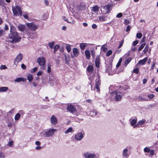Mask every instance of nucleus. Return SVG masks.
<instances>
[{"label": "nucleus", "mask_w": 158, "mask_h": 158, "mask_svg": "<svg viewBox=\"0 0 158 158\" xmlns=\"http://www.w3.org/2000/svg\"><path fill=\"white\" fill-rule=\"evenodd\" d=\"M42 148V147L40 146H37L35 147V149L37 150H40Z\"/></svg>", "instance_id": "bf43d9fd"}, {"label": "nucleus", "mask_w": 158, "mask_h": 158, "mask_svg": "<svg viewBox=\"0 0 158 158\" xmlns=\"http://www.w3.org/2000/svg\"><path fill=\"white\" fill-rule=\"evenodd\" d=\"M4 31L3 30H0V36L3 35L4 34Z\"/></svg>", "instance_id": "052dcab7"}, {"label": "nucleus", "mask_w": 158, "mask_h": 158, "mask_svg": "<svg viewBox=\"0 0 158 158\" xmlns=\"http://www.w3.org/2000/svg\"><path fill=\"white\" fill-rule=\"evenodd\" d=\"M51 123L53 125H56L57 122V119L54 115H52L51 118Z\"/></svg>", "instance_id": "412c9836"}, {"label": "nucleus", "mask_w": 158, "mask_h": 158, "mask_svg": "<svg viewBox=\"0 0 158 158\" xmlns=\"http://www.w3.org/2000/svg\"><path fill=\"white\" fill-rule=\"evenodd\" d=\"M10 119L11 120L10 121L8 120V123L7 125V126L8 127H12L13 125L14 121L13 118L11 117Z\"/></svg>", "instance_id": "393cba45"}, {"label": "nucleus", "mask_w": 158, "mask_h": 158, "mask_svg": "<svg viewBox=\"0 0 158 158\" xmlns=\"http://www.w3.org/2000/svg\"><path fill=\"white\" fill-rule=\"evenodd\" d=\"M86 70L90 74H91L93 71L94 68L91 65H89L87 68Z\"/></svg>", "instance_id": "b1692460"}, {"label": "nucleus", "mask_w": 158, "mask_h": 158, "mask_svg": "<svg viewBox=\"0 0 158 158\" xmlns=\"http://www.w3.org/2000/svg\"><path fill=\"white\" fill-rule=\"evenodd\" d=\"M26 25L28 29L32 31H35L38 28V26L36 25L33 23H27Z\"/></svg>", "instance_id": "1a4fd4ad"}, {"label": "nucleus", "mask_w": 158, "mask_h": 158, "mask_svg": "<svg viewBox=\"0 0 158 158\" xmlns=\"http://www.w3.org/2000/svg\"><path fill=\"white\" fill-rule=\"evenodd\" d=\"M5 156L3 154L2 152L0 153V158H5Z\"/></svg>", "instance_id": "338daca9"}, {"label": "nucleus", "mask_w": 158, "mask_h": 158, "mask_svg": "<svg viewBox=\"0 0 158 158\" xmlns=\"http://www.w3.org/2000/svg\"><path fill=\"white\" fill-rule=\"evenodd\" d=\"M14 109H11L8 112V114H10L13 113L14 112Z\"/></svg>", "instance_id": "13d9d810"}, {"label": "nucleus", "mask_w": 158, "mask_h": 158, "mask_svg": "<svg viewBox=\"0 0 158 158\" xmlns=\"http://www.w3.org/2000/svg\"><path fill=\"white\" fill-rule=\"evenodd\" d=\"M84 137L83 134L81 132H79L75 136V139L77 140H80L82 139Z\"/></svg>", "instance_id": "4468645a"}, {"label": "nucleus", "mask_w": 158, "mask_h": 158, "mask_svg": "<svg viewBox=\"0 0 158 158\" xmlns=\"http://www.w3.org/2000/svg\"><path fill=\"white\" fill-rule=\"evenodd\" d=\"M139 43V41L137 40H135L133 42V45L134 46H135L136 45Z\"/></svg>", "instance_id": "6e6d98bb"}, {"label": "nucleus", "mask_w": 158, "mask_h": 158, "mask_svg": "<svg viewBox=\"0 0 158 158\" xmlns=\"http://www.w3.org/2000/svg\"><path fill=\"white\" fill-rule=\"evenodd\" d=\"M97 25L95 24H93L92 26V27L93 29L97 28Z\"/></svg>", "instance_id": "e2e57ef3"}, {"label": "nucleus", "mask_w": 158, "mask_h": 158, "mask_svg": "<svg viewBox=\"0 0 158 158\" xmlns=\"http://www.w3.org/2000/svg\"><path fill=\"white\" fill-rule=\"evenodd\" d=\"M86 6L85 4L83 3H81L80 4L77 5L76 7L78 9V10H82L85 9Z\"/></svg>", "instance_id": "f8f14e48"}, {"label": "nucleus", "mask_w": 158, "mask_h": 158, "mask_svg": "<svg viewBox=\"0 0 158 158\" xmlns=\"http://www.w3.org/2000/svg\"><path fill=\"white\" fill-rule=\"evenodd\" d=\"M123 156L125 158H128L129 154L128 153V149L127 148H125L123 150L122 153Z\"/></svg>", "instance_id": "dca6fc26"}, {"label": "nucleus", "mask_w": 158, "mask_h": 158, "mask_svg": "<svg viewBox=\"0 0 158 158\" xmlns=\"http://www.w3.org/2000/svg\"><path fill=\"white\" fill-rule=\"evenodd\" d=\"M150 149L148 148H145L144 149V151L145 152H148L150 151Z\"/></svg>", "instance_id": "603ef678"}, {"label": "nucleus", "mask_w": 158, "mask_h": 158, "mask_svg": "<svg viewBox=\"0 0 158 158\" xmlns=\"http://www.w3.org/2000/svg\"><path fill=\"white\" fill-rule=\"evenodd\" d=\"M98 113V111L96 110H92L90 111V115L92 116H95L97 115Z\"/></svg>", "instance_id": "a878e982"}, {"label": "nucleus", "mask_w": 158, "mask_h": 158, "mask_svg": "<svg viewBox=\"0 0 158 158\" xmlns=\"http://www.w3.org/2000/svg\"><path fill=\"white\" fill-rule=\"evenodd\" d=\"M91 11L93 14L97 13L99 11V7L97 5L92 7Z\"/></svg>", "instance_id": "a211bd4d"}, {"label": "nucleus", "mask_w": 158, "mask_h": 158, "mask_svg": "<svg viewBox=\"0 0 158 158\" xmlns=\"http://www.w3.org/2000/svg\"><path fill=\"white\" fill-rule=\"evenodd\" d=\"M51 65L49 64H48L47 68V72L48 73H50L51 72Z\"/></svg>", "instance_id": "a19ab883"}, {"label": "nucleus", "mask_w": 158, "mask_h": 158, "mask_svg": "<svg viewBox=\"0 0 158 158\" xmlns=\"http://www.w3.org/2000/svg\"><path fill=\"white\" fill-rule=\"evenodd\" d=\"M95 82V84L94 88L96 89V90L97 92H100L99 86L101 85V81L99 76H98V77L96 79Z\"/></svg>", "instance_id": "9d476101"}, {"label": "nucleus", "mask_w": 158, "mask_h": 158, "mask_svg": "<svg viewBox=\"0 0 158 158\" xmlns=\"http://www.w3.org/2000/svg\"><path fill=\"white\" fill-rule=\"evenodd\" d=\"M86 46V44L84 43H81L80 45V48L81 50L84 49Z\"/></svg>", "instance_id": "473e14b6"}, {"label": "nucleus", "mask_w": 158, "mask_h": 158, "mask_svg": "<svg viewBox=\"0 0 158 158\" xmlns=\"http://www.w3.org/2000/svg\"><path fill=\"white\" fill-rule=\"evenodd\" d=\"M148 47L147 45L144 48V49L143 50V52L144 53H146L148 50Z\"/></svg>", "instance_id": "c03bdc74"}, {"label": "nucleus", "mask_w": 158, "mask_h": 158, "mask_svg": "<svg viewBox=\"0 0 158 158\" xmlns=\"http://www.w3.org/2000/svg\"><path fill=\"white\" fill-rule=\"evenodd\" d=\"M83 156L85 158H96V155L94 152H84Z\"/></svg>", "instance_id": "0eeeda50"}, {"label": "nucleus", "mask_w": 158, "mask_h": 158, "mask_svg": "<svg viewBox=\"0 0 158 158\" xmlns=\"http://www.w3.org/2000/svg\"><path fill=\"white\" fill-rule=\"evenodd\" d=\"M21 115L20 113H17L15 116L14 119L15 121H18L20 118Z\"/></svg>", "instance_id": "c85d7f7f"}, {"label": "nucleus", "mask_w": 158, "mask_h": 158, "mask_svg": "<svg viewBox=\"0 0 158 158\" xmlns=\"http://www.w3.org/2000/svg\"><path fill=\"white\" fill-rule=\"evenodd\" d=\"M142 34L141 33H138L136 35L137 37L139 39L141 38L142 37Z\"/></svg>", "instance_id": "3c124183"}, {"label": "nucleus", "mask_w": 158, "mask_h": 158, "mask_svg": "<svg viewBox=\"0 0 158 158\" xmlns=\"http://www.w3.org/2000/svg\"><path fill=\"white\" fill-rule=\"evenodd\" d=\"M145 121H146L145 120H140L138 121L137 123V127H139V125L144 124Z\"/></svg>", "instance_id": "7c9ffc66"}, {"label": "nucleus", "mask_w": 158, "mask_h": 158, "mask_svg": "<svg viewBox=\"0 0 158 158\" xmlns=\"http://www.w3.org/2000/svg\"><path fill=\"white\" fill-rule=\"evenodd\" d=\"M4 0H0V6H4L5 5Z\"/></svg>", "instance_id": "8fccbe9b"}, {"label": "nucleus", "mask_w": 158, "mask_h": 158, "mask_svg": "<svg viewBox=\"0 0 158 158\" xmlns=\"http://www.w3.org/2000/svg\"><path fill=\"white\" fill-rule=\"evenodd\" d=\"M139 69L138 68H136V69H134L133 70V72L136 73H139Z\"/></svg>", "instance_id": "5fc2aeb1"}, {"label": "nucleus", "mask_w": 158, "mask_h": 158, "mask_svg": "<svg viewBox=\"0 0 158 158\" xmlns=\"http://www.w3.org/2000/svg\"><path fill=\"white\" fill-rule=\"evenodd\" d=\"M35 144L38 146H40L41 144V143L39 141H36L35 142Z\"/></svg>", "instance_id": "774afa93"}, {"label": "nucleus", "mask_w": 158, "mask_h": 158, "mask_svg": "<svg viewBox=\"0 0 158 158\" xmlns=\"http://www.w3.org/2000/svg\"><path fill=\"white\" fill-rule=\"evenodd\" d=\"M123 16L122 14L121 13H119L117 14L116 17L118 18L121 17Z\"/></svg>", "instance_id": "864d4df0"}, {"label": "nucleus", "mask_w": 158, "mask_h": 158, "mask_svg": "<svg viewBox=\"0 0 158 158\" xmlns=\"http://www.w3.org/2000/svg\"><path fill=\"white\" fill-rule=\"evenodd\" d=\"M73 55H71V57L73 58L74 57H77L79 55V51L76 48H73Z\"/></svg>", "instance_id": "ddd939ff"}, {"label": "nucleus", "mask_w": 158, "mask_h": 158, "mask_svg": "<svg viewBox=\"0 0 158 158\" xmlns=\"http://www.w3.org/2000/svg\"><path fill=\"white\" fill-rule=\"evenodd\" d=\"M147 60L148 58L147 57H146L144 58L143 59L139 60L138 62L137 63V64L143 65L147 61Z\"/></svg>", "instance_id": "5701e85b"}, {"label": "nucleus", "mask_w": 158, "mask_h": 158, "mask_svg": "<svg viewBox=\"0 0 158 158\" xmlns=\"http://www.w3.org/2000/svg\"><path fill=\"white\" fill-rule=\"evenodd\" d=\"M12 10L14 14L18 15L19 14L20 16L22 15V12L20 7L19 6H16L14 7H12Z\"/></svg>", "instance_id": "39448f33"}, {"label": "nucleus", "mask_w": 158, "mask_h": 158, "mask_svg": "<svg viewBox=\"0 0 158 158\" xmlns=\"http://www.w3.org/2000/svg\"><path fill=\"white\" fill-rule=\"evenodd\" d=\"M150 154L151 156H153L154 154V151L153 150H150Z\"/></svg>", "instance_id": "0e129e2a"}, {"label": "nucleus", "mask_w": 158, "mask_h": 158, "mask_svg": "<svg viewBox=\"0 0 158 158\" xmlns=\"http://www.w3.org/2000/svg\"><path fill=\"white\" fill-rule=\"evenodd\" d=\"M112 93L116 101H119L121 100L122 96L123 95L122 92L118 90H116L112 92Z\"/></svg>", "instance_id": "7ed1b4c3"}, {"label": "nucleus", "mask_w": 158, "mask_h": 158, "mask_svg": "<svg viewBox=\"0 0 158 158\" xmlns=\"http://www.w3.org/2000/svg\"><path fill=\"white\" fill-rule=\"evenodd\" d=\"M37 69L38 68L37 67H35L31 70V73H33L35 72L37 70Z\"/></svg>", "instance_id": "4d7b16f0"}, {"label": "nucleus", "mask_w": 158, "mask_h": 158, "mask_svg": "<svg viewBox=\"0 0 158 158\" xmlns=\"http://www.w3.org/2000/svg\"><path fill=\"white\" fill-rule=\"evenodd\" d=\"M56 130L53 129H49L47 131H45L43 132V135L46 137L52 136L54 133L56 131Z\"/></svg>", "instance_id": "423d86ee"}, {"label": "nucleus", "mask_w": 158, "mask_h": 158, "mask_svg": "<svg viewBox=\"0 0 158 158\" xmlns=\"http://www.w3.org/2000/svg\"><path fill=\"white\" fill-rule=\"evenodd\" d=\"M33 78V76L31 74H30L27 76V79L30 82L32 81Z\"/></svg>", "instance_id": "72a5a7b5"}, {"label": "nucleus", "mask_w": 158, "mask_h": 158, "mask_svg": "<svg viewBox=\"0 0 158 158\" xmlns=\"http://www.w3.org/2000/svg\"><path fill=\"white\" fill-rule=\"evenodd\" d=\"M131 60V58H128L124 62V65L125 66H127V64L130 62Z\"/></svg>", "instance_id": "2f4dec72"}, {"label": "nucleus", "mask_w": 158, "mask_h": 158, "mask_svg": "<svg viewBox=\"0 0 158 158\" xmlns=\"http://www.w3.org/2000/svg\"><path fill=\"white\" fill-rule=\"evenodd\" d=\"M137 122V119H132L130 122L131 125L133 128H135L137 127V124H136Z\"/></svg>", "instance_id": "6ab92c4d"}, {"label": "nucleus", "mask_w": 158, "mask_h": 158, "mask_svg": "<svg viewBox=\"0 0 158 158\" xmlns=\"http://www.w3.org/2000/svg\"><path fill=\"white\" fill-rule=\"evenodd\" d=\"M23 58V55L20 53L17 55L14 61V66L16 67L19 62H20Z\"/></svg>", "instance_id": "6e6552de"}, {"label": "nucleus", "mask_w": 158, "mask_h": 158, "mask_svg": "<svg viewBox=\"0 0 158 158\" xmlns=\"http://www.w3.org/2000/svg\"><path fill=\"white\" fill-rule=\"evenodd\" d=\"M122 60V58H120L119 59V60L116 65V67L117 68L120 65Z\"/></svg>", "instance_id": "79ce46f5"}, {"label": "nucleus", "mask_w": 158, "mask_h": 158, "mask_svg": "<svg viewBox=\"0 0 158 158\" xmlns=\"http://www.w3.org/2000/svg\"><path fill=\"white\" fill-rule=\"evenodd\" d=\"M112 53V51L110 50H109L107 52L106 54V56H109Z\"/></svg>", "instance_id": "09e8293b"}, {"label": "nucleus", "mask_w": 158, "mask_h": 158, "mask_svg": "<svg viewBox=\"0 0 158 158\" xmlns=\"http://www.w3.org/2000/svg\"><path fill=\"white\" fill-rule=\"evenodd\" d=\"M17 27L18 30L22 32L24 31L26 28V26L24 24H19Z\"/></svg>", "instance_id": "f3484780"}, {"label": "nucleus", "mask_w": 158, "mask_h": 158, "mask_svg": "<svg viewBox=\"0 0 158 158\" xmlns=\"http://www.w3.org/2000/svg\"><path fill=\"white\" fill-rule=\"evenodd\" d=\"M26 79L23 78L19 77L17 78L15 80V81L16 82H19L21 81H26Z\"/></svg>", "instance_id": "cd10ccee"}, {"label": "nucleus", "mask_w": 158, "mask_h": 158, "mask_svg": "<svg viewBox=\"0 0 158 158\" xmlns=\"http://www.w3.org/2000/svg\"><path fill=\"white\" fill-rule=\"evenodd\" d=\"M60 46L58 45H56L54 48V53H55L56 52L59 48Z\"/></svg>", "instance_id": "f704fd0d"}, {"label": "nucleus", "mask_w": 158, "mask_h": 158, "mask_svg": "<svg viewBox=\"0 0 158 158\" xmlns=\"http://www.w3.org/2000/svg\"><path fill=\"white\" fill-rule=\"evenodd\" d=\"M64 57L65 58V63L68 64L70 62V56L69 54H67V55L64 54Z\"/></svg>", "instance_id": "4be33fe9"}, {"label": "nucleus", "mask_w": 158, "mask_h": 158, "mask_svg": "<svg viewBox=\"0 0 158 158\" xmlns=\"http://www.w3.org/2000/svg\"><path fill=\"white\" fill-rule=\"evenodd\" d=\"M113 6L112 4H107L104 6H102L101 10L105 14L109 13L110 12Z\"/></svg>", "instance_id": "20e7f679"}, {"label": "nucleus", "mask_w": 158, "mask_h": 158, "mask_svg": "<svg viewBox=\"0 0 158 158\" xmlns=\"http://www.w3.org/2000/svg\"><path fill=\"white\" fill-rule=\"evenodd\" d=\"M145 45H146L145 43H144L142 44L140 46L139 48L138 49V51H141L143 49V48H144V47Z\"/></svg>", "instance_id": "e433bc0d"}, {"label": "nucleus", "mask_w": 158, "mask_h": 158, "mask_svg": "<svg viewBox=\"0 0 158 158\" xmlns=\"http://www.w3.org/2000/svg\"><path fill=\"white\" fill-rule=\"evenodd\" d=\"M101 49L104 52H106L107 50V48L105 47L103 45L101 47Z\"/></svg>", "instance_id": "de8ad7c7"}, {"label": "nucleus", "mask_w": 158, "mask_h": 158, "mask_svg": "<svg viewBox=\"0 0 158 158\" xmlns=\"http://www.w3.org/2000/svg\"><path fill=\"white\" fill-rule=\"evenodd\" d=\"M7 145L10 147H13L14 146V141L12 140L9 141Z\"/></svg>", "instance_id": "c9c22d12"}, {"label": "nucleus", "mask_w": 158, "mask_h": 158, "mask_svg": "<svg viewBox=\"0 0 158 158\" xmlns=\"http://www.w3.org/2000/svg\"><path fill=\"white\" fill-rule=\"evenodd\" d=\"M46 59L44 57H39L37 58V63L43 70L45 69H46Z\"/></svg>", "instance_id": "f03ea898"}, {"label": "nucleus", "mask_w": 158, "mask_h": 158, "mask_svg": "<svg viewBox=\"0 0 158 158\" xmlns=\"http://www.w3.org/2000/svg\"><path fill=\"white\" fill-rule=\"evenodd\" d=\"M19 113H20V114L21 115H23L24 114V112L22 110H19Z\"/></svg>", "instance_id": "680f3d73"}, {"label": "nucleus", "mask_w": 158, "mask_h": 158, "mask_svg": "<svg viewBox=\"0 0 158 158\" xmlns=\"http://www.w3.org/2000/svg\"><path fill=\"white\" fill-rule=\"evenodd\" d=\"M138 99L140 101H147L148 99H146L144 98H143L142 96H139L138 98Z\"/></svg>", "instance_id": "4c0bfd02"}, {"label": "nucleus", "mask_w": 158, "mask_h": 158, "mask_svg": "<svg viewBox=\"0 0 158 158\" xmlns=\"http://www.w3.org/2000/svg\"><path fill=\"white\" fill-rule=\"evenodd\" d=\"M86 57L87 59H89L90 58V52L89 50H86L85 52Z\"/></svg>", "instance_id": "bb28decb"}, {"label": "nucleus", "mask_w": 158, "mask_h": 158, "mask_svg": "<svg viewBox=\"0 0 158 158\" xmlns=\"http://www.w3.org/2000/svg\"><path fill=\"white\" fill-rule=\"evenodd\" d=\"M66 49L67 50V52H70V51H71V48H70V45H67L66 47Z\"/></svg>", "instance_id": "37998d69"}, {"label": "nucleus", "mask_w": 158, "mask_h": 158, "mask_svg": "<svg viewBox=\"0 0 158 158\" xmlns=\"http://www.w3.org/2000/svg\"><path fill=\"white\" fill-rule=\"evenodd\" d=\"M124 42V40L123 39L121 41H119V45L118 47V48H119L121 47L123 45V44Z\"/></svg>", "instance_id": "a18cd8bd"}, {"label": "nucleus", "mask_w": 158, "mask_h": 158, "mask_svg": "<svg viewBox=\"0 0 158 158\" xmlns=\"http://www.w3.org/2000/svg\"><path fill=\"white\" fill-rule=\"evenodd\" d=\"M100 63V56L99 55H98L96 57L95 61V65L97 68H98L99 67Z\"/></svg>", "instance_id": "aec40b11"}, {"label": "nucleus", "mask_w": 158, "mask_h": 158, "mask_svg": "<svg viewBox=\"0 0 158 158\" xmlns=\"http://www.w3.org/2000/svg\"><path fill=\"white\" fill-rule=\"evenodd\" d=\"M55 44V42L54 41H53L52 42H50L48 44L49 46L51 48H52Z\"/></svg>", "instance_id": "ea45409f"}, {"label": "nucleus", "mask_w": 158, "mask_h": 158, "mask_svg": "<svg viewBox=\"0 0 158 158\" xmlns=\"http://www.w3.org/2000/svg\"><path fill=\"white\" fill-rule=\"evenodd\" d=\"M67 110L71 113H76V109L74 106L71 104H68L67 106Z\"/></svg>", "instance_id": "9b49d317"}, {"label": "nucleus", "mask_w": 158, "mask_h": 158, "mask_svg": "<svg viewBox=\"0 0 158 158\" xmlns=\"http://www.w3.org/2000/svg\"><path fill=\"white\" fill-rule=\"evenodd\" d=\"M107 17L105 15H102L101 16H99L98 18V20L99 22L102 21H105L107 20Z\"/></svg>", "instance_id": "2eb2a0df"}, {"label": "nucleus", "mask_w": 158, "mask_h": 158, "mask_svg": "<svg viewBox=\"0 0 158 158\" xmlns=\"http://www.w3.org/2000/svg\"><path fill=\"white\" fill-rule=\"evenodd\" d=\"M10 34L9 37L10 39V41L13 43L19 42L21 39V37L18 35V33L16 31V28L12 25L10 26Z\"/></svg>", "instance_id": "f257e3e1"}, {"label": "nucleus", "mask_w": 158, "mask_h": 158, "mask_svg": "<svg viewBox=\"0 0 158 158\" xmlns=\"http://www.w3.org/2000/svg\"><path fill=\"white\" fill-rule=\"evenodd\" d=\"M8 89V87H0V92H5Z\"/></svg>", "instance_id": "c756f323"}, {"label": "nucleus", "mask_w": 158, "mask_h": 158, "mask_svg": "<svg viewBox=\"0 0 158 158\" xmlns=\"http://www.w3.org/2000/svg\"><path fill=\"white\" fill-rule=\"evenodd\" d=\"M73 129L72 127H69L67 130L65 132V133L68 134V133L72 132V131Z\"/></svg>", "instance_id": "58836bf2"}, {"label": "nucleus", "mask_w": 158, "mask_h": 158, "mask_svg": "<svg viewBox=\"0 0 158 158\" xmlns=\"http://www.w3.org/2000/svg\"><path fill=\"white\" fill-rule=\"evenodd\" d=\"M91 55L92 56L93 58H95V52L94 51V50H92L91 51Z\"/></svg>", "instance_id": "49530a36"}, {"label": "nucleus", "mask_w": 158, "mask_h": 158, "mask_svg": "<svg viewBox=\"0 0 158 158\" xmlns=\"http://www.w3.org/2000/svg\"><path fill=\"white\" fill-rule=\"evenodd\" d=\"M130 26L129 25H128L126 29V32H128L130 30Z\"/></svg>", "instance_id": "69168bd1"}]
</instances>
